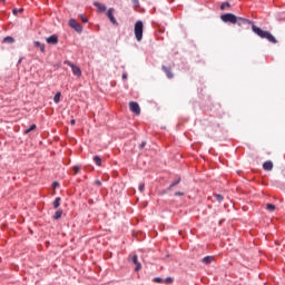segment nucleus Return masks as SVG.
<instances>
[{"mask_svg": "<svg viewBox=\"0 0 285 285\" xmlns=\"http://www.w3.org/2000/svg\"><path fill=\"white\" fill-rule=\"evenodd\" d=\"M94 161H95L96 166H101V157L95 156Z\"/></svg>", "mask_w": 285, "mask_h": 285, "instance_id": "nucleus-23", "label": "nucleus"}, {"mask_svg": "<svg viewBox=\"0 0 285 285\" xmlns=\"http://www.w3.org/2000/svg\"><path fill=\"white\" fill-rule=\"evenodd\" d=\"M70 124H71V126H75V124H76L75 119H71Z\"/></svg>", "mask_w": 285, "mask_h": 285, "instance_id": "nucleus-35", "label": "nucleus"}, {"mask_svg": "<svg viewBox=\"0 0 285 285\" xmlns=\"http://www.w3.org/2000/svg\"><path fill=\"white\" fill-rule=\"evenodd\" d=\"M165 282H166V284H173V278H171V277H167V278L165 279Z\"/></svg>", "mask_w": 285, "mask_h": 285, "instance_id": "nucleus-29", "label": "nucleus"}, {"mask_svg": "<svg viewBox=\"0 0 285 285\" xmlns=\"http://www.w3.org/2000/svg\"><path fill=\"white\" fill-rule=\"evenodd\" d=\"M69 26H70V28L76 30V32H83V27H81L79 24V22H77V20H75V19L69 20Z\"/></svg>", "mask_w": 285, "mask_h": 285, "instance_id": "nucleus-6", "label": "nucleus"}, {"mask_svg": "<svg viewBox=\"0 0 285 285\" xmlns=\"http://www.w3.org/2000/svg\"><path fill=\"white\" fill-rule=\"evenodd\" d=\"M276 208L277 207L275 205H273V204H267L266 205V210H268L269 213H275Z\"/></svg>", "mask_w": 285, "mask_h": 285, "instance_id": "nucleus-17", "label": "nucleus"}, {"mask_svg": "<svg viewBox=\"0 0 285 285\" xmlns=\"http://www.w3.org/2000/svg\"><path fill=\"white\" fill-rule=\"evenodd\" d=\"M83 23H88V18H83V16H80Z\"/></svg>", "mask_w": 285, "mask_h": 285, "instance_id": "nucleus-31", "label": "nucleus"}, {"mask_svg": "<svg viewBox=\"0 0 285 285\" xmlns=\"http://www.w3.org/2000/svg\"><path fill=\"white\" fill-rule=\"evenodd\" d=\"M146 188V185L140 184L138 187V190H140V193H144V189Z\"/></svg>", "mask_w": 285, "mask_h": 285, "instance_id": "nucleus-26", "label": "nucleus"}, {"mask_svg": "<svg viewBox=\"0 0 285 285\" xmlns=\"http://www.w3.org/2000/svg\"><path fill=\"white\" fill-rule=\"evenodd\" d=\"M252 30L253 32H255V35L261 37V39H267L269 43H277V39L275 38V36H273V33H271V31H264L262 28L255 24L252 26Z\"/></svg>", "mask_w": 285, "mask_h": 285, "instance_id": "nucleus-1", "label": "nucleus"}, {"mask_svg": "<svg viewBox=\"0 0 285 285\" xmlns=\"http://www.w3.org/2000/svg\"><path fill=\"white\" fill-rule=\"evenodd\" d=\"M220 19L223 23H237V16L233 13H224L220 16Z\"/></svg>", "mask_w": 285, "mask_h": 285, "instance_id": "nucleus-3", "label": "nucleus"}, {"mask_svg": "<svg viewBox=\"0 0 285 285\" xmlns=\"http://www.w3.org/2000/svg\"><path fill=\"white\" fill-rule=\"evenodd\" d=\"M134 3H135L136 6H139V0H134Z\"/></svg>", "mask_w": 285, "mask_h": 285, "instance_id": "nucleus-36", "label": "nucleus"}, {"mask_svg": "<svg viewBox=\"0 0 285 285\" xmlns=\"http://www.w3.org/2000/svg\"><path fill=\"white\" fill-rule=\"evenodd\" d=\"M36 48H39L40 51L46 52V45L40 43L39 41L33 42Z\"/></svg>", "mask_w": 285, "mask_h": 285, "instance_id": "nucleus-14", "label": "nucleus"}, {"mask_svg": "<svg viewBox=\"0 0 285 285\" xmlns=\"http://www.w3.org/2000/svg\"><path fill=\"white\" fill-rule=\"evenodd\" d=\"M122 79H128V76L126 73H124Z\"/></svg>", "mask_w": 285, "mask_h": 285, "instance_id": "nucleus-37", "label": "nucleus"}, {"mask_svg": "<svg viewBox=\"0 0 285 285\" xmlns=\"http://www.w3.org/2000/svg\"><path fill=\"white\" fill-rule=\"evenodd\" d=\"M65 65H66V66H69V67L71 68L72 73H73L76 77H79V76L81 75V69H80L78 66H76L75 63H72V62H70V61H68V60H66V61H65Z\"/></svg>", "mask_w": 285, "mask_h": 285, "instance_id": "nucleus-4", "label": "nucleus"}, {"mask_svg": "<svg viewBox=\"0 0 285 285\" xmlns=\"http://www.w3.org/2000/svg\"><path fill=\"white\" fill-rule=\"evenodd\" d=\"M79 170H81V167L79 166H73V171L77 175V173H79Z\"/></svg>", "mask_w": 285, "mask_h": 285, "instance_id": "nucleus-27", "label": "nucleus"}, {"mask_svg": "<svg viewBox=\"0 0 285 285\" xmlns=\"http://www.w3.org/2000/svg\"><path fill=\"white\" fill-rule=\"evenodd\" d=\"M47 43H49L50 46H57V43H59V37H57V35H52L50 37H48L46 39Z\"/></svg>", "mask_w": 285, "mask_h": 285, "instance_id": "nucleus-8", "label": "nucleus"}, {"mask_svg": "<svg viewBox=\"0 0 285 285\" xmlns=\"http://www.w3.org/2000/svg\"><path fill=\"white\" fill-rule=\"evenodd\" d=\"M131 262L136 265L135 271H141V263H139L137 255H134L131 258Z\"/></svg>", "mask_w": 285, "mask_h": 285, "instance_id": "nucleus-11", "label": "nucleus"}, {"mask_svg": "<svg viewBox=\"0 0 285 285\" xmlns=\"http://www.w3.org/2000/svg\"><path fill=\"white\" fill-rule=\"evenodd\" d=\"M134 32L137 41H141V39L144 38V22L138 20L135 23Z\"/></svg>", "mask_w": 285, "mask_h": 285, "instance_id": "nucleus-2", "label": "nucleus"}, {"mask_svg": "<svg viewBox=\"0 0 285 285\" xmlns=\"http://www.w3.org/2000/svg\"><path fill=\"white\" fill-rule=\"evenodd\" d=\"M95 8H97L98 12H106V7L100 2H94Z\"/></svg>", "mask_w": 285, "mask_h": 285, "instance_id": "nucleus-12", "label": "nucleus"}, {"mask_svg": "<svg viewBox=\"0 0 285 285\" xmlns=\"http://www.w3.org/2000/svg\"><path fill=\"white\" fill-rule=\"evenodd\" d=\"M13 14H17V9H13Z\"/></svg>", "mask_w": 285, "mask_h": 285, "instance_id": "nucleus-38", "label": "nucleus"}, {"mask_svg": "<svg viewBox=\"0 0 285 285\" xmlns=\"http://www.w3.org/2000/svg\"><path fill=\"white\" fill-rule=\"evenodd\" d=\"M145 146H146V141H142V142L140 144V148H145Z\"/></svg>", "mask_w": 285, "mask_h": 285, "instance_id": "nucleus-33", "label": "nucleus"}, {"mask_svg": "<svg viewBox=\"0 0 285 285\" xmlns=\"http://www.w3.org/2000/svg\"><path fill=\"white\" fill-rule=\"evenodd\" d=\"M96 186H101V181L100 180H95Z\"/></svg>", "mask_w": 285, "mask_h": 285, "instance_id": "nucleus-32", "label": "nucleus"}, {"mask_svg": "<svg viewBox=\"0 0 285 285\" xmlns=\"http://www.w3.org/2000/svg\"><path fill=\"white\" fill-rule=\"evenodd\" d=\"M228 8H230V3L229 2H223L222 4H220V10H228Z\"/></svg>", "mask_w": 285, "mask_h": 285, "instance_id": "nucleus-21", "label": "nucleus"}, {"mask_svg": "<svg viewBox=\"0 0 285 285\" xmlns=\"http://www.w3.org/2000/svg\"><path fill=\"white\" fill-rule=\"evenodd\" d=\"M175 196H176V197H184V193H181V191H176V193H175Z\"/></svg>", "mask_w": 285, "mask_h": 285, "instance_id": "nucleus-28", "label": "nucleus"}, {"mask_svg": "<svg viewBox=\"0 0 285 285\" xmlns=\"http://www.w3.org/2000/svg\"><path fill=\"white\" fill-rule=\"evenodd\" d=\"M61 215H63V210L58 209L53 215V219H61Z\"/></svg>", "mask_w": 285, "mask_h": 285, "instance_id": "nucleus-16", "label": "nucleus"}, {"mask_svg": "<svg viewBox=\"0 0 285 285\" xmlns=\"http://www.w3.org/2000/svg\"><path fill=\"white\" fill-rule=\"evenodd\" d=\"M60 99H61V92H57V94L55 95V97H53L55 104H59Z\"/></svg>", "mask_w": 285, "mask_h": 285, "instance_id": "nucleus-22", "label": "nucleus"}, {"mask_svg": "<svg viewBox=\"0 0 285 285\" xmlns=\"http://www.w3.org/2000/svg\"><path fill=\"white\" fill-rule=\"evenodd\" d=\"M3 43H14V38L10 37V36H7L4 39H3Z\"/></svg>", "mask_w": 285, "mask_h": 285, "instance_id": "nucleus-18", "label": "nucleus"}, {"mask_svg": "<svg viewBox=\"0 0 285 285\" xmlns=\"http://www.w3.org/2000/svg\"><path fill=\"white\" fill-rule=\"evenodd\" d=\"M161 69H163L164 72L167 75V78H168V79H173V77H175V76L173 75V70L170 69V67L163 66Z\"/></svg>", "mask_w": 285, "mask_h": 285, "instance_id": "nucleus-10", "label": "nucleus"}, {"mask_svg": "<svg viewBox=\"0 0 285 285\" xmlns=\"http://www.w3.org/2000/svg\"><path fill=\"white\" fill-rule=\"evenodd\" d=\"M107 17L110 20V22L114 23V26H117V19L115 18V9L114 8L108 9Z\"/></svg>", "mask_w": 285, "mask_h": 285, "instance_id": "nucleus-7", "label": "nucleus"}, {"mask_svg": "<svg viewBox=\"0 0 285 285\" xmlns=\"http://www.w3.org/2000/svg\"><path fill=\"white\" fill-rule=\"evenodd\" d=\"M236 23H237V26H239V28H242L243 26H250V22L248 19H244L240 17H237Z\"/></svg>", "mask_w": 285, "mask_h": 285, "instance_id": "nucleus-9", "label": "nucleus"}, {"mask_svg": "<svg viewBox=\"0 0 285 285\" xmlns=\"http://www.w3.org/2000/svg\"><path fill=\"white\" fill-rule=\"evenodd\" d=\"M179 181H181V178H178L176 181L171 183L168 189L171 190L173 188H175V186H177Z\"/></svg>", "mask_w": 285, "mask_h": 285, "instance_id": "nucleus-24", "label": "nucleus"}, {"mask_svg": "<svg viewBox=\"0 0 285 285\" xmlns=\"http://www.w3.org/2000/svg\"><path fill=\"white\" fill-rule=\"evenodd\" d=\"M52 186H53V188H57V187L59 186V184H58L57 181H55V183L52 184Z\"/></svg>", "mask_w": 285, "mask_h": 285, "instance_id": "nucleus-34", "label": "nucleus"}, {"mask_svg": "<svg viewBox=\"0 0 285 285\" xmlns=\"http://www.w3.org/2000/svg\"><path fill=\"white\" fill-rule=\"evenodd\" d=\"M216 202H218L219 204H222V202H224V196L223 195H216Z\"/></svg>", "mask_w": 285, "mask_h": 285, "instance_id": "nucleus-25", "label": "nucleus"}, {"mask_svg": "<svg viewBox=\"0 0 285 285\" xmlns=\"http://www.w3.org/2000/svg\"><path fill=\"white\" fill-rule=\"evenodd\" d=\"M264 170H273V161L267 160L263 165Z\"/></svg>", "mask_w": 285, "mask_h": 285, "instance_id": "nucleus-13", "label": "nucleus"}, {"mask_svg": "<svg viewBox=\"0 0 285 285\" xmlns=\"http://www.w3.org/2000/svg\"><path fill=\"white\" fill-rule=\"evenodd\" d=\"M37 129V125H31L30 127H29V129H26L24 130V135H29V132H32V130H36Z\"/></svg>", "mask_w": 285, "mask_h": 285, "instance_id": "nucleus-20", "label": "nucleus"}, {"mask_svg": "<svg viewBox=\"0 0 285 285\" xmlns=\"http://www.w3.org/2000/svg\"><path fill=\"white\" fill-rule=\"evenodd\" d=\"M61 206V197H57L53 202V208L57 210Z\"/></svg>", "mask_w": 285, "mask_h": 285, "instance_id": "nucleus-15", "label": "nucleus"}, {"mask_svg": "<svg viewBox=\"0 0 285 285\" xmlns=\"http://www.w3.org/2000/svg\"><path fill=\"white\" fill-rule=\"evenodd\" d=\"M154 282H156V284H161V278L156 277V278H154Z\"/></svg>", "mask_w": 285, "mask_h": 285, "instance_id": "nucleus-30", "label": "nucleus"}, {"mask_svg": "<svg viewBox=\"0 0 285 285\" xmlns=\"http://www.w3.org/2000/svg\"><path fill=\"white\" fill-rule=\"evenodd\" d=\"M213 256H206L203 258V264H210L213 262Z\"/></svg>", "mask_w": 285, "mask_h": 285, "instance_id": "nucleus-19", "label": "nucleus"}, {"mask_svg": "<svg viewBox=\"0 0 285 285\" xmlns=\"http://www.w3.org/2000/svg\"><path fill=\"white\" fill-rule=\"evenodd\" d=\"M129 110L135 115H141V108L139 107V104H137L136 101L129 102Z\"/></svg>", "mask_w": 285, "mask_h": 285, "instance_id": "nucleus-5", "label": "nucleus"}]
</instances>
